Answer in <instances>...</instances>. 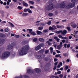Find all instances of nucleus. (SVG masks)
<instances>
[{
    "instance_id": "1",
    "label": "nucleus",
    "mask_w": 78,
    "mask_h": 78,
    "mask_svg": "<svg viewBox=\"0 0 78 78\" xmlns=\"http://www.w3.org/2000/svg\"><path fill=\"white\" fill-rule=\"evenodd\" d=\"M28 52H29V50L28 49H21L18 51V53L19 55L21 56L25 55Z\"/></svg>"
},
{
    "instance_id": "2",
    "label": "nucleus",
    "mask_w": 78,
    "mask_h": 78,
    "mask_svg": "<svg viewBox=\"0 0 78 78\" xmlns=\"http://www.w3.org/2000/svg\"><path fill=\"white\" fill-rule=\"evenodd\" d=\"M10 52L8 51L5 52L2 54V57H1L2 59H5L7 58H8L10 55Z\"/></svg>"
},
{
    "instance_id": "3",
    "label": "nucleus",
    "mask_w": 78,
    "mask_h": 78,
    "mask_svg": "<svg viewBox=\"0 0 78 78\" xmlns=\"http://www.w3.org/2000/svg\"><path fill=\"white\" fill-rule=\"evenodd\" d=\"M54 6H55V4L53 3H51L46 7L45 9L47 11H51V10H52V9H54Z\"/></svg>"
},
{
    "instance_id": "4",
    "label": "nucleus",
    "mask_w": 78,
    "mask_h": 78,
    "mask_svg": "<svg viewBox=\"0 0 78 78\" xmlns=\"http://www.w3.org/2000/svg\"><path fill=\"white\" fill-rule=\"evenodd\" d=\"M66 2L64 1L63 2H61L60 4L59 8L60 9H63L66 6Z\"/></svg>"
},
{
    "instance_id": "5",
    "label": "nucleus",
    "mask_w": 78,
    "mask_h": 78,
    "mask_svg": "<svg viewBox=\"0 0 78 78\" xmlns=\"http://www.w3.org/2000/svg\"><path fill=\"white\" fill-rule=\"evenodd\" d=\"M44 45V44H41L36 47L35 49H41V47H43Z\"/></svg>"
},
{
    "instance_id": "6",
    "label": "nucleus",
    "mask_w": 78,
    "mask_h": 78,
    "mask_svg": "<svg viewBox=\"0 0 78 78\" xmlns=\"http://www.w3.org/2000/svg\"><path fill=\"white\" fill-rule=\"evenodd\" d=\"M6 35L3 33H0V38H5V37Z\"/></svg>"
},
{
    "instance_id": "7",
    "label": "nucleus",
    "mask_w": 78,
    "mask_h": 78,
    "mask_svg": "<svg viewBox=\"0 0 78 78\" xmlns=\"http://www.w3.org/2000/svg\"><path fill=\"white\" fill-rule=\"evenodd\" d=\"M22 49H30V47L28 45H26L23 46Z\"/></svg>"
},
{
    "instance_id": "8",
    "label": "nucleus",
    "mask_w": 78,
    "mask_h": 78,
    "mask_svg": "<svg viewBox=\"0 0 78 78\" xmlns=\"http://www.w3.org/2000/svg\"><path fill=\"white\" fill-rule=\"evenodd\" d=\"M62 47V43L61 42L60 43V45L57 46V49H61V48Z\"/></svg>"
},
{
    "instance_id": "9",
    "label": "nucleus",
    "mask_w": 78,
    "mask_h": 78,
    "mask_svg": "<svg viewBox=\"0 0 78 78\" xmlns=\"http://www.w3.org/2000/svg\"><path fill=\"white\" fill-rule=\"evenodd\" d=\"M67 33V31L66 30H64L63 31L62 30V35H63L64 36V35H66V33Z\"/></svg>"
},
{
    "instance_id": "10",
    "label": "nucleus",
    "mask_w": 78,
    "mask_h": 78,
    "mask_svg": "<svg viewBox=\"0 0 78 78\" xmlns=\"http://www.w3.org/2000/svg\"><path fill=\"white\" fill-rule=\"evenodd\" d=\"M12 48H13V46L11 44H9L7 46V49H12Z\"/></svg>"
},
{
    "instance_id": "11",
    "label": "nucleus",
    "mask_w": 78,
    "mask_h": 78,
    "mask_svg": "<svg viewBox=\"0 0 78 78\" xmlns=\"http://www.w3.org/2000/svg\"><path fill=\"white\" fill-rule=\"evenodd\" d=\"M39 40L40 42H45V40L42 38H39Z\"/></svg>"
},
{
    "instance_id": "12",
    "label": "nucleus",
    "mask_w": 78,
    "mask_h": 78,
    "mask_svg": "<svg viewBox=\"0 0 78 78\" xmlns=\"http://www.w3.org/2000/svg\"><path fill=\"white\" fill-rule=\"evenodd\" d=\"M34 71H35L37 73H39L41 72L40 69H39L36 68L34 69Z\"/></svg>"
},
{
    "instance_id": "13",
    "label": "nucleus",
    "mask_w": 78,
    "mask_h": 78,
    "mask_svg": "<svg viewBox=\"0 0 78 78\" xmlns=\"http://www.w3.org/2000/svg\"><path fill=\"white\" fill-rule=\"evenodd\" d=\"M71 27H72L73 28H76L77 25L75 23H74L73 24L71 25Z\"/></svg>"
},
{
    "instance_id": "14",
    "label": "nucleus",
    "mask_w": 78,
    "mask_h": 78,
    "mask_svg": "<svg viewBox=\"0 0 78 78\" xmlns=\"http://www.w3.org/2000/svg\"><path fill=\"white\" fill-rule=\"evenodd\" d=\"M37 33L38 35H42V33L41 31H39V30H37Z\"/></svg>"
},
{
    "instance_id": "15",
    "label": "nucleus",
    "mask_w": 78,
    "mask_h": 78,
    "mask_svg": "<svg viewBox=\"0 0 78 78\" xmlns=\"http://www.w3.org/2000/svg\"><path fill=\"white\" fill-rule=\"evenodd\" d=\"M28 43V42L27 41L25 40L22 41V44L23 45H25V44H27Z\"/></svg>"
},
{
    "instance_id": "16",
    "label": "nucleus",
    "mask_w": 78,
    "mask_h": 78,
    "mask_svg": "<svg viewBox=\"0 0 78 78\" xmlns=\"http://www.w3.org/2000/svg\"><path fill=\"white\" fill-rule=\"evenodd\" d=\"M70 6L71 8H73V7L75 6V3L72 4L71 5H70Z\"/></svg>"
},
{
    "instance_id": "17",
    "label": "nucleus",
    "mask_w": 78,
    "mask_h": 78,
    "mask_svg": "<svg viewBox=\"0 0 78 78\" xmlns=\"http://www.w3.org/2000/svg\"><path fill=\"white\" fill-rule=\"evenodd\" d=\"M23 5L24 6H26V7L28 6V4L25 2L23 3Z\"/></svg>"
},
{
    "instance_id": "18",
    "label": "nucleus",
    "mask_w": 78,
    "mask_h": 78,
    "mask_svg": "<svg viewBox=\"0 0 78 78\" xmlns=\"http://www.w3.org/2000/svg\"><path fill=\"white\" fill-rule=\"evenodd\" d=\"M30 9H24L23 10V12H27V11H28L29 10H30Z\"/></svg>"
},
{
    "instance_id": "19",
    "label": "nucleus",
    "mask_w": 78,
    "mask_h": 78,
    "mask_svg": "<svg viewBox=\"0 0 78 78\" xmlns=\"http://www.w3.org/2000/svg\"><path fill=\"white\" fill-rule=\"evenodd\" d=\"M5 42V39H0V44L2 43H3Z\"/></svg>"
},
{
    "instance_id": "20",
    "label": "nucleus",
    "mask_w": 78,
    "mask_h": 78,
    "mask_svg": "<svg viewBox=\"0 0 78 78\" xmlns=\"http://www.w3.org/2000/svg\"><path fill=\"white\" fill-rule=\"evenodd\" d=\"M28 14H29L28 13H24L22 15V16H23V17H25V16H28Z\"/></svg>"
},
{
    "instance_id": "21",
    "label": "nucleus",
    "mask_w": 78,
    "mask_h": 78,
    "mask_svg": "<svg viewBox=\"0 0 78 78\" xmlns=\"http://www.w3.org/2000/svg\"><path fill=\"white\" fill-rule=\"evenodd\" d=\"M9 25H10V26H11L12 27H14V25H13V24L10 22H9Z\"/></svg>"
},
{
    "instance_id": "22",
    "label": "nucleus",
    "mask_w": 78,
    "mask_h": 78,
    "mask_svg": "<svg viewBox=\"0 0 78 78\" xmlns=\"http://www.w3.org/2000/svg\"><path fill=\"white\" fill-rule=\"evenodd\" d=\"M66 8L67 9H70L71 8L70 7V5H68L66 6Z\"/></svg>"
},
{
    "instance_id": "23",
    "label": "nucleus",
    "mask_w": 78,
    "mask_h": 78,
    "mask_svg": "<svg viewBox=\"0 0 78 78\" xmlns=\"http://www.w3.org/2000/svg\"><path fill=\"white\" fill-rule=\"evenodd\" d=\"M63 67H64L65 68V69H66V70H67V69H68L69 68V66H67V65H65Z\"/></svg>"
},
{
    "instance_id": "24",
    "label": "nucleus",
    "mask_w": 78,
    "mask_h": 78,
    "mask_svg": "<svg viewBox=\"0 0 78 78\" xmlns=\"http://www.w3.org/2000/svg\"><path fill=\"white\" fill-rule=\"evenodd\" d=\"M30 34H31L33 36H36V33H35V32L33 31L31 32L30 33Z\"/></svg>"
},
{
    "instance_id": "25",
    "label": "nucleus",
    "mask_w": 78,
    "mask_h": 78,
    "mask_svg": "<svg viewBox=\"0 0 78 78\" xmlns=\"http://www.w3.org/2000/svg\"><path fill=\"white\" fill-rule=\"evenodd\" d=\"M53 13H49L48 14V16H49V17H51L53 16Z\"/></svg>"
},
{
    "instance_id": "26",
    "label": "nucleus",
    "mask_w": 78,
    "mask_h": 78,
    "mask_svg": "<svg viewBox=\"0 0 78 78\" xmlns=\"http://www.w3.org/2000/svg\"><path fill=\"white\" fill-rule=\"evenodd\" d=\"M46 43L47 44H48V45H52V43H50L49 41H47L46 42Z\"/></svg>"
},
{
    "instance_id": "27",
    "label": "nucleus",
    "mask_w": 78,
    "mask_h": 78,
    "mask_svg": "<svg viewBox=\"0 0 78 78\" xmlns=\"http://www.w3.org/2000/svg\"><path fill=\"white\" fill-rule=\"evenodd\" d=\"M38 30H43V27H38Z\"/></svg>"
},
{
    "instance_id": "28",
    "label": "nucleus",
    "mask_w": 78,
    "mask_h": 78,
    "mask_svg": "<svg viewBox=\"0 0 78 78\" xmlns=\"http://www.w3.org/2000/svg\"><path fill=\"white\" fill-rule=\"evenodd\" d=\"M49 30H54V28L52 27H49Z\"/></svg>"
},
{
    "instance_id": "29",
    "label": "nucleus",
    "mask_w": 78,
    "mask_h": 78,
    "mask_svg": "<svg viewBox=\"0 0 78 78\" xmlns=\"http://www.w3.org/2000/svg\"><path fill=\"white\" fill-rule=\"evenodd\" d=\"M61 33H62V30L58 31H57L56 33H57V34H60Z\"/></svg>"
},
{
    "instance_id": "30",
    "label": "nucleus",
    "mask_w": 78,
    "mask_h": 78,
    "mask_svg": "<svg viewBox=\"0 0 78 78\" xmlns=\"http://www.w3.org/2000/svg\"><path fill=\"white\" fill-rule=\"evenodd\" d=\"M27 30L29 31V33L30 34H31V32H33V31H33V30L32 29H27Z\"/></svg>"
},
{
    "instance_id": "31",
    "label": "nucleus",
    "mask_w": 78,
    "mask_h": 78,
    "mask_svg": "<svg viewBox=\"0 0 78 78\" xmlns=\"http://www.w3.org/2000/svg\"><path fill=\"white\" fill-rule=\"evenodd\" d=\"M37 41V38H34L33 39V42H36Z\"/></svg>"
},
{
    "instance_id": "32",
    "label": "nucleus",
    "mask_w": 78,
    "mask_h": 78,
    "mask_svg": "<svg viewBox=\"0 0 78 78\" xmlns=\"http://www.w3.org/2000/svg\"><path fill=\"white\" fill-rule=\"evenodd\" d=\"M71 1L72 3H74L76 2V0H71Z\"/></svg>"
},
{
    "instance_id": "33",
    "label": "nucleus",
    "mask_w": 78,
    "mask_h": 78,
    "mask_svg": "<svg viewBox=\"0 0 78 78\" xmlns=\"http://www.w3.org/2000/svg\"><path fill=\"white\" fill-rule=\"evenodd\" d=\"M59 76L60 78H62L63 77V74H61L59 75Z\"/></svg>"
},
{
    "instance_id": "34",
    "label": "nucleus",
    "mask_w": 78,
    "mask_h": 78,
    "mask_svg": "<svg viewBox=\"0 0 78 78\" xmlns=\"http://www.w3.org/2000/svg\"><path fill=\"white\" fill-rule=\"evenodd\" d=\"M51 21H49L47 23L48 25H51Z\"/></svg>"
},
{
    "instance_id": "35",
    "label": "nucleus",
    "mask_w": 78,
    "mask_h": 78,
    "mask_svg": "<svg viewBox=\"0 0 78 78\" xmlns=\"http://www.w3.org/2000/svg\"><path fill=\"white\" fill-rule=\"evenodd\" d=\"M5 32H7L9 31V30H8V28H6L5 29Z\"/></svg>"
},
{
    "instance_id": "36",
    "label": "nucleus",
    "mask_w": 78,
    "mask_h": 78,
    "mask_svg": "<svg viewBox=\"0 0 78 78\" xmlns=\"http://www.w3.org/2000/svg\"><path fill=\"white\" fill-rule=\"evenodd\" d=\"M18 9H20V10H21V9H22V7L20 6H18Z\"/></svg>"
},
{
    "instance_id": "37",
    "label": "nucleus",
    "mask_w": 78,
    "mask_h": 78,
    "mask_svg": "<svg viewBox=\"0 0 78 78\" xmlns=\"http://www.w3.org/2000/svg\"><path fill=\"white\" fill-rule=\"evenodd\" d=\"M15 37L16 38H19L20 37V36L19 35H15Z\"/></svg>"
},
{
    "instance_id": "38",
    "label": "nucleus",
    "mask_w": 78,
    "mask_h": 78,
    "mask_svg": "<svg viewBox=\"0 0 78 78\" xmlns=\"http://www.w3.org/2000/svg\"><path fill=\"white\" fill-rule=\"evenodd\" d=\"M29 3H30V4H34V2L32 1H30Z\"/></svg>"
},
{
    "instance_id": "39",
    "label": "nucleus",
    "mask_w": 78,
    "mask_h": 78,
    "mask_svg": "<svg viewBox=\"0 0 78 78\" xmlns=\"http://www.w3.org/2000/svg\"><path fill=\"white\" fill-rule=\"evenodd\" d=\"M59 56H60V54L57 55H56L55 56V57L57 58H58V57H59Z\"/></svg>"
},
{
    "instance_id": "40",
    "label": "nucleus",
    "mask_w": 78,
    "mask_h": 78,
    "mask_svg": "<svg viewBox=\"0 0 78 78\" xmlns=\"http://www.w3.org/2000/svg\"><path fill=\"white\" fill-rule=\"evenodd\" d=\"M56 27H57V28H59L61 27V26H59V25H57Z\"/></svg>"
},
{
    "instance_id": "41",
    "label": "nucleus",
    "mask_w": 78,
    "mask_h": 78,
    "mask_svg": "<svg viewBox=\"0 0 78 78\" xmlns=\"http://www.w3.org/2000/svg\"><path fill=\"white\" fill-rule=\"evenodd\" d=\"M67 29L68 31H71V30L70 29V28L69 27H67Z\"/></svg>"
},
{
    "instance_id": "42",
    "label": "nucleus",
    "mask_w": 78,
    "mask_h": 78,
    "mask_svg": "<svg viewBox=\"0 0 78 78\" xmlns=\"http://www.w3.org/2000/svg\"><path fill=\"white\" fill-rule=\"evenodd\" d=\"M54 28V30H55V29H56V27L55 25L52 26Z\"/></svg>"
},
{
    "instance_id": "43",
    "label": "nucleus",
    "mask_w": 78,
    "mask_h": 78,
    "mask_svg": "<svg viewBox=\"0 0 78 78\" xmlns=\"http://www.w3.org/2000/svg\"><path fill=\"white\" fill-rule=\"evenodd\" d=\"M30 69L28 70L27 71V73H30Z\"/></svg>"
},
{
    "instance_id": "44",
    "label": "nucleus",
    "mask_w": 78,
    "mask_h": 78,
    "mask_svg": "<svg viewBox=\"0 0 78 78\" xmlns=\"http://www.w3.org/2000/svg\"><path fill=\"white\" fill-rule=\"evenodd\" d=\"M74 37H75L76 38H78V35H74Z\"/></svg>"
},
{
    "instance_id": "45",
    "label": "nucleus",
    "mask_w": 78,
    "mask_h": 78,
    "mask_svg": "<svg viewBox=\"0 0 78 78\" xmlns=\"http://www.w3.org/2000/svg\"><path fill=\"white\" fill-rule=\"evenodd\" d=\"M47 32H48V31L47 30H43L44 33H47Z\"/></svg>"
},
{
    "instance_id": "46",
    "label": "nucleus",
    "mask_w": 78,
    "mask_h": 78,
    "mask_svg": "<svg viewBox=\"0 0 78 78\" xmlns=\"http://www.w3.org/2000/svg\"><path fill=\"white\" fill-rule=\"evenodd\" d=\"M57 73L58 74H61V71H58L57 72Z\"/></svg>"
},
{
    "instance_id": "47",
    "label": "nucleus",
    "mask_w": 78,
    "mask_h": 78,
    "mask_svg": "<svg viewBox=\"0 0 78 78\" xmlns=\"http://www.w3.org/2000/svg\"><path fill=\"white\" fill-rule=\"evenodd\" d=\"M28 11L29 13H30V14H31V13H32V11H31V10H29Z\"/></svg>"
},
{
    "instance_id": "48",
    "label": "nucleus",
    "mask_w": 78,
    "mask_h": 78,
    "mask_svg": "<svg viewBox=\"0 0 78 78\" xmlns=\"http://www.w3.org/2000/svg\"><path fill=\"white\" fill-rule=\"evenodd\" d=\"M54 39H55L56 41L58 39V37H54Z\"/></svg>"
},
{
    "instance_id": "49",
    "label": "nucleus",
    "mask_w": 78,
    "mask_h": 78,
    "mask_svg": "<svg viewBox=\"0 0 78 78\" xmlns=\"http://www.w3.org/2000/svg\"><path fill=\"white\" fill-rule=\"evenodd\" d=\"M1 13L2 14H4V12L3 11H1Z\"/></svg>"
},
{
    "instance_id": "50",
    "label": "nucleus",
    "mask_w": 78,
    "mask_h": 78,
    "mask_svg": "<svg viewBox=\"0 0 78 78\" xmlns=\"http://www.w3.org/2000/svg\"><path fill=\"white\" fill-rule=\"evenodd\" d=\"M16 55V53H13V54L12 55V57H14V56H15Z\"/></svg>"
},
{
    "instance_id": "51",
    "label": "nucleus",
    "mask_w": 78,
    "mask_h": 78,
    "mask_svg": "<svg viewBox=\"0 0 78 78\" xmlns=\"http://www.w3.org/2000/svg\"><path fill=\"white\" fill-rule=\"evenodd\" d=\"M70 47V44H68L67 45V48H69V47Z\"/></svg>"
},
{
    "instance_id": "52",
    "label": "nucleus",
    "mask_w": 78,
    "mask_h": 78,
    "mask_svg": "<svg viewBox=\"0 0 78 78\" xmlns=\"http://www.w3.org/2000/svg\"><path fill=\"white\" fill-rule=\"evenodd\" d=\"M53 46L55 47V48H56L57 45L56 44H53Z\"/></svg>"
},
{
    "instance_id": "53",
    "label": "nucleus",
    "mask_w": 78,
    "mask_h": 78,
    "mask_svg": "<svg viewBox=\"0 0 78 78\" xmlns=\"http://www.w3.org/2000/svg\"><path fill=\"white\" fill-rule=\"evenodd\" d=\"M5 8L6 9H8L9 8V7L8 5H7L6 6H5Z\"/></svg>"
},
{
    "instance_id": "54",
    "label": "nucleus",
    "mask_w": 78,
    "mask_h": 78,
    "mask_svg": "<svg viewBox=\"0 0 78 78\" xmlns=\"http://www.w3.org/2000/svg\"><path fill=\"white\" fill-rule=\"evenodd\" d=\"M72 37L70 35L69 36V39H72Z\"/></svg>"
},
{
    "instance_id": "55",
    "label": "nucleus",
    "mask_w": 78,
    "mask_h": 78,
    "mask_svg": "<svg viewBox=\"0 0 78 78\" xmlns=\"http://www.w3.org/2000/svg\"><path fill=\"white\" fill-rule=\"evenodd\" d=\"M66 62H70V60L69 59H67L66 60Z\"/></svg>"
},
{
    "instance_id": "56",
    "label": "nucleus",
    "mask_w": 78,
    "mask_h": 78,
    "mask_svg": "<svg viewBox=\"0 0 78 78\" xmlns=\"http://www.w3.org/2000/svg\"><path fill=\"white\" fill-rule=\"evenodd\" d=\"M3 5H4V6H6V5H7V3H6V2H4L3 3Z\"/></svg>"
},
{
    "instance_id": "57",
    "label": "nucleus",
    "mask_w": 78,
    "mask_h": 78,
    "mask_svg": "<svg viewBox=\"0 0 78 78\" xmlns=\"http://www.w3.org/2000/svg\"><path fill=\"white\" fill-rule=\"evenodd\" d=\"M37 58L38 59H41V58H42V57H41V55H40Z\"/></svg>"
},
{
    "instance_id": "58",
    "label": "nucleus",
    "mask_w": 78,
    "mask_h": 78,
    "mask_svg": "<svg viewBox=\"0 0 78 78\" xmlns=\"http://www.w3.org/2000/svg\"><path fill=\"white\" fill-rule=\"evenodd\" d=\"M58 36L59 38H62V36L61 35H59Z\"/></svg>"
},
{
    "instance_id": "59",
    "label": "nucleus",
    "mask_w": 78,
    "mask_h": 78,
    "mask_svg": "<svg viewBox=\"0 0 78 78\" xmlns=\"http://www.w3.org/2000/svg\"><path fill=\"white\" fill-rule=\"evenodd\" d=\"M56 51L57 52V53H60V51H59L57 50H56Z\"/></svg>"
},
{
    "instance_id": "60",
    "label": "nucleus",
    "mask_w": 78,
    "mask_h": 78,
    "mask_svg": "<svg viewBox=\"0 0 78 78\" xmlns=\"http://www.w3.org/2000/svg\"><path fill=\"white\" fill-rule=\"evenodd\" d=\"M15 36V34H11V36L12 37V36Z\"/></svg>"
},
{
    "instance_id": "61",
    "label": "nucleus",
    "mask_w": 78,
    "mask_h": 78,
    "mask_svg": "<svg viewBox=\"0 0 78 78\" xmlns=\"http://www.w3.org/2000/svg\"><path fill=\"white\" fill-rule=\"evenodd\" d=\"M62 42H63V43H64V42H66V40H63L62 41Z\"/></svg>"
},
{
    "instance_id": "62",
    "label": "nucleus",
    "mask_w": 78,
    "mask_h": 78,
    "mask_svg": "<svg viewBox=\"0 0 78 78\" xmlns=\"http://www.w3.org/2000/svg\"><path fill=\"white\" fill-rule=\"evenodd\" d=\"M62 22H67V20H62Z\"/></svg>"
},
{
    "instance_id": "63",
    "label": "nucleus",
    "mask_w": 78,
    "mask_h": 78,
    "mask_svg": "<svg viewBox=\"0 0 78 78\" xmlns=\"http://www.w3.org/2000/svg\"><path fill=\"white\" fill-rule=\"evenodd\" d=\"M64 47L65 48H66V47H67V44H64Z\"/></svg>"
},
{
    "instance_id": "64",
    "label": "nucleus",
    "mask_w": 78,
    "mask_h": 78,
    "mask_svg": "<svg viewBox=\"0 0 78 78\" xmlns=\"http://www.w3.org/2000/svg\"><path fill=\"white\" fill-rule=\"evenodd\" d=\"M48 52V50H46V51H45V53H47Z\"/></svg>"
}]
</instances>
